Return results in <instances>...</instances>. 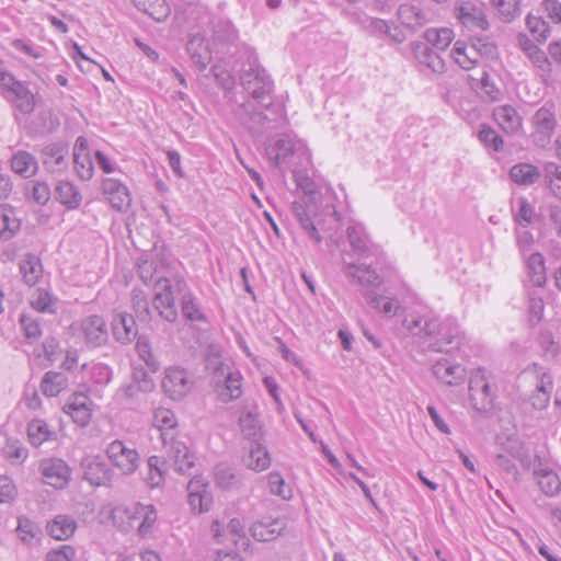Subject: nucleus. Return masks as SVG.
<instances>
[{
    "label": "nucleus",
    "instance_id": "13",
    "mask_svg": "<svg viewBox=\"0 0 561 561\" xmlns=\"http://www.w3.org/2000/svg\"><path fill=\"white\" fill-rule=\"evenodd\" d=\"M341 271L351 282L366 288V290H375L382 284V277L367 264L344 262Z\"/></svg>",
    "mask_w": 561,
    "mask_h": 561
},
{
    "label": "nucleus",
    "instance_id": "5",
    "mask_svg": "<svg viewBox=\"0 0 561 561\" xmlns=\"http://www.w3.org/2000/svg\"><path fill=\"white\" fill-rule=\"evenodd\" d=\"M106 455L112 465L124 474L134 473L140 465L138 451L119 439H115L107 445Z\"/></svg>",
    "mask_w": 561,
    "mask_h": 561
},
{
    "label": "nucleus",
    "instance_id": "51",
    "mask_svg": "<svg viewBox=\"0 0 561 561\" xmlns=\"http://www.w3.org/2000/svg\"><path fill=\"white\" fill-rule=\"evenodd\" d=\"M239 425L241 428V433L248 439H251L252 443H256L260 437V422L254 414L251 412H247L240 416Z\"/></svg>",
    "mask_w": 561,
    "mask_h": 561
},
{
    "label": "nucleus",
    "instance_id": "12",
    "mask_svg": "<svg viewBox=\"0 0 561 561\" xmlns=\"http://www.w3.org/2000/svg\"><path fill=\"white\" fill-rule=\"evenodd\" d=\"M69 145L56 141L44 146L41 150V160L49 173H62L69 167Z\"/></svg>",
    "mask_w": 561,
    "mask_h": 561
},
{
    "label": "nucleus",
    "instance_id": "54",
    "mask_svg": "<svg viewBox=\"0 0 561 561\" xmlns=\"http://www.w3.org/2000/svg\"><path fill=\"white\" fill-rule=\"evenodd\" d=\"M453 37V31L449 28H432L427 30L425 33L426 41L431 43L434 48L439 50H445L450 45Z\"/></svg>",
    "mask_w": 561,
    "mask_h": 561
},
{
    "label": "nucleus",
    "instance_id": "27",
    "mask_svg": "<svg viewBox=\"0 0 561 561\" xmlns=\"http://www.w3.org/2000/svg\"><path fill=\"white\" fill-rule=\"evenodd\" d=\"M89 398L83 393L75 394L72 400L67 402L64 411L69 414L73 422L80 426H85L91 419V411L88 407Z\"/></svg>",
    "mask_w": 561,
    "mask_h": 561
},
{
    "label": "nucleus",
    "instance_id": "43",
    "mask_svg": "<svg viewBox=\"0 0 561 561\" xmlns=\"http://www.w3.org/2000/svg\"><path fill=\"white\" fill-rule=\"evenodd\" d=\"M135 7L147 13L149 16H151L154 21L161 22L164 21L170 12L171 9L169 4L165 2V0H131Z\"/></svg>",
    "mask_w": 561,
    "mask_h": 561
},
{
    "label": "nucleus",
    "instance_id": "15",
    "mask_svg": "<svg viewBox=\"0 0 561 561\" xmlns=\"http://www.w3.org/2000/svg\"><path fill=\"white\" fill-rule=\"evenodd\" d=\"M83 479L91 485H108L113 479V471L101 457H88L82 461Z\"/></svg>",
    "mask_w": 561,
    "mask_h": 561
},
{
    "label": "nucleus",
    "instance_id": "62",
    "mask_svg": "<svg viewBox=\"0 0 561 561\" xmlns=\"http://www.w3.org/2000/svg\"><path fill=\"white\" fill-rule=\"evenodd\" d=\"M470 46L477 53V56L494 58L497 54L496 45L488 37H472Z\"/></svg>",
    "mask_w": 561,
    "mask_h": 561
},
{
    "label": "nucleus",
    "instance_id": "50",
    "mask_svg": "<svg viewBox=\"0 0 561 561\" xmlns=\"http://www.w3.org/2000/svg\"><path fill=\"white\" fill-rule=\"evenodd\" d=\"M268 489L273 495H277L283 500H290L293 497L291 488L285 482L282 474L277 471H272L267 476Z\"/></svg>",
    "mask_w": 561,
    "mask_h": 561
},
{
    "label": "nucleus",
    "instance_id": "57",
    "mask_svg": "<svg viewBox=\"0 0 561 561\" xmlns=\"http://www.w3.org/2000/svg\"><path fill=\"white\" fill-rule=\"evenodd\" d=\"M16 534L21 541L31 545L32 540L41 535L39 526L28 518L20 517Z\"/></svg>",
    "mask_w": 561,
    "mask_h": 561
},
{
    "label": "nucleus",
    "instance_id": "30",
    "mask_svg": "<svg viewBox=\"0 0 561 561\" xmlns=\"http://www.w3.org/2000/svg\"><path fill=\"white\" fill-rule=\"evenodd\" d=\"M76 528V520L68 515H57L46 526L49 536L57 540L69 539L75 534Z\"/></svg>",
    "mask_w": 561,
    "mask_h": 561
},
{
    "label": "nucleus",
    "instance_id": "11",
    "mask_svg": "<svg viewBox=\"0 0 561 561\" xmlns=\"http://www.w3.org/2000/svg\"><path fill=\"white\" fill-rule=\"evenodd\" d=\"M80 335L88 347H99L108 340L107 325L103 317L90 314L79 323Z\"/></svg>",
    "mask_w": 561,
    "mask_h": 561
},
{
    "label": "nucleus",
    "instance_id": "48",
    "mask_svg": "<svg viewBox=\"0 0 561 561\" xmlns=\"http://www.w3.org/2000/svg\"><path fill=\"white\" fill-rule=\"evenodd\" d=\"M215 481L224 490H231L241 484V480L234 470L226 463H219L215 467Z\"/></svg>",
    "mask_w": 561,
    "mask_h": 561
},
{
    "label": "nucleus",
    "instance_id": "20",
    "mask_svg": "<svg viewBox=\"0 0 561 561\" xmlns=\"http://www.w3.org/2000/svg\"><path fill=\"white\" fill-rule=\"evenodd\" d=\"M176 290L181 296V311L183 317L192 322H205L206 317L203 313L199 302L194 294L187 288V284L183 278H179L175 283Z\"/></svg>",
    "mask_w": 561,
    "mask_h": 561
},
{
    "label": "nucleus",
    "instance_id": "4",
    "mask_svg": "<svg viewBox=\"0 0 561 561\" xmlns=\"http://www.w3.org/2000/svg\"><path fill=\"white\" fill-rule=\"evenodd\" d=\"M207 367L214 369L215 374L225 377L222 385L217 382L218 399L228 403L239 399L242 396V376L238 370H229L221 363L219 356H210L207 360Z\"/></svg>",
    "mask_w": 561,
    "mask_h": 561
},
{
    "label": "nucleus",
    "instance_id": "35",
    "mask_svg": "<svg viewBox=\"0 0 561 561\" xmlns=\"http://www.w3.org/2000/svg\"><path fill=\"white\" fill-rule=\"evenodd\" d=\"M414 54L419 62L434 73H443L445 71V61L433 47L424 44L417 45Z\"/></svg>",
    "mask_w": 561,
    "mask_h": 561
},
{
    "label": "nucleus",
    "instance_id": "3",
    "mask_svg": "<svg viewBox=\"0 0 561 561\" xmlns=\"http://www.w3.org/2000/svg\"><path fill=\"white\" fill-rule=\"evenodd\" d=\"M496 377L485 368L476 369L469 378V401L473 410L489 415L495 411Z\"/></svg>",
    "mask_w": 561,
    "mask_h": 561
},
{
    "label": "nucleus",
    "instance_id": "63",
    "mask_svg": "<svg viewBox=\"0 0 561 561\" xmlns=\"http://www.w3.org/2000/svg\"><path fill=\"white\" fill-rule=\"evenodd\" d=\"M480 90L489 101H499L502 98V91L486 71H483L480 77Z\"/></svg>",
    "mask_w": 561,
    "mask_h": 561
},
{
    "label": "nucleus",
    "instance_id": "23",
    "mask_svg": "<svg viewBox=\"0 0 561 561\" xmlns=\"http://www.w3.org/2000/svg\"><path fill=\"white\" fill-rule=\"evenodd\" d=\"M285 526V522L280 518H262L252 524L250 531L257 541H271L282 534Z\"/></svg>",
    "mask_w": 561,
    "mask_h": 561
},
{
    "label": "nucleus",
    "instance_id": "46",
    "mask_svg": "<svg viewBox=\"0 0 561 561\" xmlns=\"http://www.w3.org/2000/svg\"><path fill=\"white\" fill-rule=\"evenodd\" d=\"M213 37L215 43L229 46L238 39V31L230 21L218 20L214 25Z\"/></svg>",
    "mask_w": 561,
    "mask_h": 561
},
{
    "label": "nucleus",
    "instance_id": "53",
    "mask_svg": "<svg viewBox=\"0 0 561 561\" xmlns=\"http://www.w3.org/2000/svg\"><path fill=\"white\" fill-rule=\"evenodd\" d=\"M131 304L137 319L140 322H149L151 319V311L149 308L148 299L144 291L139 289H134L131 296Z\"/></svg>",
    "mask_w": 561,
    "mask_h": 561
},
{
    "label": "nucleus",
    "instance_id": "56",
    "mask_svg": "<svg viewBox=\"0 0 561 561\" xmlns=\"http://www.w3.org/2000/svg\"><path fill=\"white\" fill-rule=\"evenodd\" d=\"M478 139L488 148H492L495 152L503 149L504 141L502 137L490 126L481 125L478 131Z\"/></svg>",
    "mask_w": 561,
    "mask_h": 561
},
{
    "label": "nucleus",
    "instance_id": "49",
    "mask_svg": "<svg viewBox=\"0 0 561 561\" xmlns=\"http://www.w3.org/2000/svg\"><path fill=\"white\" fill-rule=\"evenodd\" d=\"M540 490L549 496L557 495L561 491V481L558 474L551 470L535 472Z\"/></svg>",
    "mask_w": 561,
    "mask_h": 561
},
{
    "label": "nucleus",
    "instance_id": "1",
    "mask_svg": "<svg viewBox=\"0 0 561 561\" xmlns=\"http://www.w3.org/2000/svg\"><path fill=\"white\" fill-rule=\"evenodd\" d=\"M239 80L251 100L238 105L234 116L250 130L261 131L267 123L276 119L263 113V110L271 111L274 104L273 81L254 54H250L242 64Z\"/></svg>",
    "mask_w": 561,
    "mask_h": 561
},
{
    "label": "nucleus",
    "instance_id": "37",
    "mask_svg": "<svg viewBox=\"0 0 561 561\" xmlns=\"http://www.w3.org/2000/svg\"><path fill=\"white\" fill-rule=\"evenodd\" d=\"M21 222L15 211L8 205H0V239L8 241L20 230Z\"/></svg>",
    "mask_w": 561,
    "mask_h": 561
},
{
    "label": "nucleus",
    "instance_id": "39",
    "mask_svg": "<svg viewBox=\"0 0 561 561\" xmlns=\"http://www.w3.org/2000/svg\"><path fill=\"white\" fill-rule=\"evenodd\" d=\"M27 437L33 446L38 447L45 442L56 439V433L44 420L35 419L27 424Z\"/></svg>",
    "mask_w": 561,
    "mask_h": 561
},
{
    "label": "nucleus",
    "instance_id": "22",
    "mask_svg": "<svg viewBox=\"0 0 561 561\" xmlns=\"http://www.w3.org/2000/svg\"><path fill=\"white\" fill-rule=\"evenodd\" d=\"M435 377L447 386H458L466 379V369L460 364L440 359L433 365Z\"/></svg>",
    "mask_w": 561,
    "mask_h": 561
},
{
    "label": "nucleus",
    "instance_id": "58",
    "mask_svg": "<svg viewBox=\"0 0 561 561\" xmlns=\"http://www.w3.org/2000/svg\"><path fill=\"white\" fill-rule=\"evenodd\" d=\"M526 26L538 42L542 43L547 41L550 26L542 18L528 14L526 18Z\"/></svg>",
    "mask_w": 561,
    "mask_h": 561
},
{
    "label": "nucleus",
    "instance_id": "28",
    "mask_svg": "<svg viewBox=\"0 0 561 561\" xmlns=\"http://www.w3.org/2000/svg\"><path fill=\"white\" fill-rule=\"evenodd\" d=\"M493 117L505 131L513 134L522 127V117L512 105H501L493 110Z\"/></svg>",
    "mask_w": 561,
    "mask_h": 561
},
{
    "label": "nucleus",
    "instance_id": "19",
    "mask_svg": "<svg viewBox=\"0 0 561 561\" xmlns=\"http://www.w3.org/2000/svg\"><path fill=\"white\" fill-rule=\"evenodd\" d=\"M7 91L11 96L8 99L13 103L14 107L22 114H31L35 108L34 94L21 81L15 78H9Z\"/></svg>",
    "mask_w": 561,
    "mask_h": 561
},
{
    "label": "nucleus",
    "instance_id": "61",
    "mask_svg": "<svg viewBox=\"0 0 561 561\" xmlns=\"http://www.w3.org/2000/svg\"><path fill=\"white\" fill-rule=\"evenodd\" d=\"M136 351L139 357L146 363V365L152 370L156 371L160 367L159 360L156 358L151 351V346L145 337H138L136 342Z\"/></svg>",
    "mask_w": 561,
    "mask_h": 561
},
{
    "label": "nucleus",
    "instance_id": "31",
    "mask_svg": "<svg viewBox=\"0 0 561 561\" xmlns=\"http://www.w3.org/2000/svg\"><path fill=\"white\" fill-rule=\"evenodd\" d=\"M291 211L307 236L316 243H320L322 238L310 216L309 207L305 206L300 202H294L291 204Z\"/></svg>",
    "mask_w": 561,
    "mask_h": 561
},
{
    "label": "nucleus",
    "instance_id": "44",
    "mask_svg": "<svg viewBox=\"0 0 561 561\" xmlns=\"http://www.w3.org/2000/svg\"><path fill=\"white\" fill-rule=\"evenodd\" d=\"M527 270L530 282L537 286L542 287L546 284V265L545 257L541 253H531L527 260Z\"/></svg>",
    "mask_w": 561,
    "mask_h": 561
},
{
    "label": "nucleus",
    "instance_id": "64",
    "mask_svg": "<svg viewBox=\"0 0 561 561\" xmlns=\"http://www.w3.org/2000/svg\"><path fill=\"white\" fill-rule=\"evenodd\" d=\"M514 236H515L516 247H517L519 253L522 255H525L526 253H528L535 243L534 234L527 229L515 228Z\"/></svg>",
    "mask_w": 561,
    "mask_h": 561
},
{
    "label": "nucleus",
    "instance_id": "47",
    "mask_svg": "<svg viewBox=\"0 0 561 561\" xmlns=\"http://www.w3.org/2000/svg\"><path fill=\"white\" fill-rule=\"evenodd\" d=\"M142 381H138V374H133V381L122 388L123 396L128 399L133 400L138 397L139 392H148L151 391L154 387L152 379L148 376L146 371H141Z\"/></svg>",
    "mask_w": 561,
    "mask_h": 561
},
{
    "label": "nucleus",
    "instance_id": "26",
    "mask_svg": "<svg viewBox=\"0 0 561 561\" xmlns=\"http://www.w3.org/2000/svg\"><path fill=\"white\" fill-rule=\"evenodd\" d=\"M113 335L122 344L130 343L137 336V325L133 316L117 313L113 319Z\"/></svg>",
    "mask_w": 561,
    "mask_h": 561
},
{
    "label": "nucleus",
    "instance_id": "45",
    "mask_svg": "<svg viewBox=\"0 0 561 561\" xmlns=\"http://www.w3.org/2000/svg\"><path fill=\"white\" fill-rule=\"evenodd\" d=\"M453 58L462 69L470 70L478 65V56L471 46L456 42L451 50Z\"/></svg>",
    "mask_w": 561,
    "mask_h": 561
},
{
    "label": "nucleus",
    "instance_id": "7",
    "mask_svg": "<svg viewBox=\"0 0 561 561\" xmlns=\"http://www.w3.org/2000/svg\"><path fill=\"white\" fill-rule=\"evenodd\" d=\"M169 461L173 462L174 470L181 474H188L195 465V456L186 443L179 437L172 436L169 442H162Z\"/></svg>",
    "mask_w": 561,
    "mask_h": 561
},
{
    "label": "nucleus",
    "instance_id": "14",
    "mask_svg": "<svg viewBox=\"0 0 561 561\" xmlns=\"http://www.w3.org/2000/svg\"><path fill=\"white\" fill-rule=\"evenodd\" d=\"M350 245L355 254L359 257L368 259L370 256H379L381 250L379 245L375 244L365 228L362 225L350 226L346 230Z\"/></svg>",
    "mask_w": 561,
    "mask_h": 561
},
{
    "label": "nucleus",
    "instance_id": "29",
    "mask_svg": "<svg viewBox=\"0 0 561 561\" xmlns=\"http://www.w3.org/2000/svg\"><path fill=\"white\" fill-rule=\"evenodd\" d=\"M243 465L255 472L266 470L271 465L267 449L260 443H251L249 453L242 459Z\"/></svg>",
    "mask_w": 561,
    "mask_h": 561
},
{
    "label": "nucleus",
    "instance_id": "2",
    "mask_svg": "<svg viewBox=\"0 0 561 561\" xmlns=\"http://www.w3.org/2000/svg\"><path fill=\"white\" fill-rule=\"evenodd\" d=\"M402 324L413 336L421 339L431 352L449 353L458 348L463 340L457 322L451 318L440 320L434 316L410 314Z\"/></svg>",
    "mask_w": 561,
    "mask_h": 561
},
{
    "label": "nucleus",
    "instance_id": "34",
    "mask_svg": "<svg viewBox=\"0 0 561 561\" xmlns=\"http://www.w3.org/2000/svg\"><path fill=\"white\" fill-rule=\"evenodd\" d=\"M11 169L14 173L19 174L24 179H28L36 174L38 170V163L36 158L24 150H20L13 154L11 159Z\"/></svg>",
    "mask_w": 561,
    "mask_h": 561
},
{
    "label": "nucleus",
    "instance_id": "6",
    "mask_svg": "<svg viewBox=\"0 0 561 561\" xmlns=\"http://www.w3.org/2000/svg\"><path fill=\"white\" fill-rule=\"evenodd\" d=\"M192 376L181 367H170L162 379V389L172 400L183 399L193 388Z\"/></svg>",
    "mask_w": 561,
    "mask_h": 561
},
{
    "label": "nucleus",
    "instance_id": "36",
    "mask_svg": "<svg viewBox=\"0 0 561 561\" xmlns=\"http://www.w3.org/2000/svg\"><path fill=\"white\" fill-rule=\"evenodd\" d=\"M56 199L69 209H76L82 202L79 188L69 181H60L55 187Z\"/></svg>",
    "mask_w": 561,
    "mask_h": 561
},
{
    "label": "nucleus",
    "instance_id": "38",
    "mask_svg": "<svg viewBox=\"0 0 561 561\" xmlns=\"http://www.w3.org/2000/svg\"><path fill=\"white\" fill-rule=\"evenodd\" d=\"M68 387V376L60 371H46L41 381V391L46 397H56Z\"/></svg>",
    "mask_w": 561,
    "mask_h": 561
},
{
    "label": "nucleus",
    "instance_id": "17",
    "mask_svg": "<svg viewBox=\"0 0 561 561\" xmlns=\"http://www.w3.org/2000/svg\"><path fill=\"white\" fill-rule=\"evenodd\" d=\"M456 16L461 24L471 30L486 31L489 22L483 10L472 1H461L456 8Z\"/></svg>",
    "mask_w": 561,
    "mask_h": 561
},
{
    "label": "nucleus",
    "instance_id": "40",
    "mask_svg": "<svg viewBox=\"0 0 561 561\" xmlns=\"http://www.w3.org/2000/svg\"><path fill=\"white\" fill-rule=\"evenodd\" d=\"M364 298L371 308L389 317L396 316L397 311L400 309V305L397 299L378 295L375 290H366L364 293Z\"/></svg>",
    "mask_w": 561,
    "mask_h": 561
},
{
    "label": "nucleus",
    "instance_id": "16",
    "mask_svg": "<svg viewBox=\"0 0 561 561\" xmlns=\"http://www.w3.org/2000/svg\"><path fill=\"white\" fill-rule=\"evenodd\" d=\"M102 193L111 206L118 211H126L131 204L127 186L116 179H104L102 182Z\"/></svg>",
    "mask_w": 561,
    "mask_h": 561
},
{
    "label": "nucleus",
    "instance_id": "21",
    "mask_svg": "<svg viewBox=\"0 0 561 561\" xmlns=\"http://www.w3.org/2000/svg\"><path fill=\"white\" fill-rule=\"evenodd\" d=\"M296 151L297 149L294 140L287 135H282L268 150V156L273 160L275 167L294 170L295 165L291 162V158Z\"/></svg>",
    "mask_w": 561,
    "mask_h": 561
},
{
    "label": "nucleus",
    "instance_id": "24",
    "mask_svg": "<svg viewBox=\"0 0 561 561\" xmlns=\"http://www.w3.org/2000/svg\"><path fill=\"white\" fill-rule=\"evenodd\" d=\"M186 50L194 65L204 70L211 61V50L204 36L194 34L186 44Z\"/></svg>",
    "mask_w": 561,
    "mask_h": 561
},
{
    "label": "nucleus",
    "instance_id": "33",
    "mask_svg": "<svg viewBox=\"0 0 561 561\" xmlns=\"http://www.w3.org/2000/svg\"><path fill=\"white\" fill-rule=\"evenodd\" d=\"M510 178L519 186H531L539 180L540 171L531 163L520 162L511 168Z\"/></svg>",
    "mask_w": 561,
    "mask_h": 561
},
{
    "label": "nucleus",
    "instance_id": "18",
    "mask_svg": "<svg viewBox=\"0 0 561 561\" xmlns=\"http://www.w3.org/2000/svg\"><path fill=\"white\" fill-rule=\"evenodd\" d=\"M73 169L82 181H89L94 173V165L90 156L88 140L80 136L76 139L72 152Z\"/></svg>",
    "mask_w": 561,
    "mask_h": 561
},
{
    "label": "nucleus",
    "instance_id": "8",
    "mask_svg": "<svg viewBox=\"0 0 561 561\" xmlns=\"http://www.w3.org/2000/svg\"><path fill=\"white\" fill-rule=\"evenodd\" d=\"M156 294L153 297V307L159 316L168 322H175L178 319V309L172 291L170 279L160 277L154 283Z\"/></svg>",
    "mask_w": 561,
    "mask_h": 561
},
{
    "label": "nucleus",
    "instance_id": "42",
    "mask_svg": "<svg viewBox=\"0 0 561 561\" xmlns=\"http://www.w3.org/2000/svg\"><path fill=\"white\" fill-rule=\"evenodd\" d=\"M20 272L26 285H36L43 275L41 260L35 254H27L20 263Z\"/></svg>",
    "mask_w": 561,
    "mask_h": 561
},
{
    "label": "nucleus",
    "instance_id": "55",
    "mask_svg": "<svg viewBox=\"0 0 561 561\" xmlns=\"http://www.w3.org/2000/svg\"><path fill=\"white\" fill-rule=\"evenodd\" d=\"M533 370L536 378L535 391L551 394L553 390V377L549 369L534 364Z\"/></svg>",
    "mask_w": 561,
    "mask_h": 561
},
{
    "label": "nucleus",
    "instance_id": "52",
    "mask_svg": "<svg viewBox=\"0 0 561 561\" xmlns=\"http://www.w3.org/2000/svg\"><path fill=\"white\" fill-rule=\"evenodd\" d=\"M517 203L518 208L513 213V219L519 227L527 228L534 220L535 207L526 197H519Z\"/></svg>",
    "mask_w": 561,
    "mask_h": 561
},
{
    "label": "nucleus",
    "instance_id": "60",
    "mask_svg": "<svg viewBox=\"0 0 561 561\" xmlns=\"http://www.w3.org/2000/svg\"><path fill=\"white\" fill-rule=\"evenodd\" d=\"M21 328L24 332V336L30 344L35 343L42 335L39 321L31 316H21L20 319Z\"/></svg>",
    "mask_w": 561,
    "mask_h": 561
},
{
    "label": "nucleus",
    "instance_id": "59",
    "mask_svg": "<svg viewBox=\"0 0 561 561\" xmlns=\"http://www.w3.org/2000/svg\"><path fill=\"white\" fill-rule=\"evenodd\" d=\"M493 7L497 10L499 14L504 21L510 22L519 15L518 0H491Z\"/></svg>",
    "mask_w": 561,
    "mask_h": 561
},
{
    "label": "nucleus",
    "instance_id": "32",
    "mask_svg": "<svg viewBox=\"0 0 561 561\" xmlns=\"http://www.w3.org/2000/svg\"><path fill=\"white\" fill-rule=\"evenodd\" d=\"M518 46L523 51L526 53L528 58L536 65L540 70L549 72L551 70V64L546 56L545 51L541 50L533 41L525 34H519Z\"/></svg>",
    "mask_w": 561,
    "mask_h": 561
},
{
    "label": "nucleus",
    "instance_id": "10",
    "mask_svg": "<svg viewBox=\"0 0 561 561\" xmlns=\"http://www.w3.org/2000/svg\"><path fill=\"white\" fill-rule=\"evenodd\" d=\"M533 139L536 146L546 148L554 134L557 119L554 112L547 106L538 108L533 116Z\"/></svg>",
    "mask_w": 561,
    "mask_h": 561
},
{
    "label": "nucleus",
    "instance_id": "41",
    "mask_svg": "<svg viewBox=\"0 0 561 561\" xmlns=\"http://www.w3.org/2000/svg\"><path fill=\"white\" fill-rule=\"evenodd\" d=\"M397 14L401 23L410 28L422 26L426 22V16L423 10L413 3H402L398 8Z\"/></svg>",
    "mask_w": 561,
    "mask_h": 561
},
{
    "label": "nucleus",
    "instance_id": "25",
    "mask_svg": "<svg viewBox=\"0 0 561 561\" xmlns=\"http://www.w3.org/2000/svg\"><path fill=\"white\" fill-rule=\"evenodd\" d=\"M153 426L160 432L162 442H169L172 436L178 435V420L173 411L167 408H157L153 411Z\"/></svg>",
    "mask_w": 561,
    "mask_h": 561
},
{
    "label": "nucleus",
    "instance_id": "9",
    "mask_svg": "<svg viewBox=\"0 0 561 561\" xmlns=\"http://www.w3.org/2000/svg\"><path fill=\"white\" fill-rule=\"evenodd\" d=\"M38 469L44 482L55 489H64L71 478V469L60 458L42 459Z\"/></svg>",
    "mask_w": 561,
    "mask_h": 561
}]
</instances>
